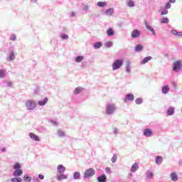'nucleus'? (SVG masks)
<instances>
[{
  "label": "nucleus",
  "mask_w": 182,
  "mask_h": 182,
  "mask_svg": "<svg viewBox=\"0 0 182 182\" xmlns=\"http://www.w3.org/2000/svg\"><path fill=\"white\" fill-rule=\"evenodd\" d=\"M116 105L114 104H108L106 107V114L110 116L112 114H114V112H116Z\"/></svg>",
  "instance_id": "1"
},
{
  "label": "nucleus",
  "mask_w": 182,
  "mask_h": 182,
  "mask_svg": "<svg viewBox=\"0 0 182 182\" xmlns=\"http://www.w3.org/2000/svg\"><path fill=\"white\" fill-rule=\"evenodd\" d=\"M124 61L123 59H117L112 63V70H117L123 66Z\"/></svg>",
  "instance_id": "2"
},
{
  "label": "nucleus",
  "mask_w": 182,
  "mask_h": 182,
  "mask_svg": "<svg viewBox=\"0 0 182 182\" xmlns=\"http://www.w3.org/2000/svg\"><path fill=\"white\" fill-rule=\"evenodd\" d=\"M96 174V171L93 168H90L84 172V178H90V177H93Z\"/></svg>",
  "instance_id": "3"
},
{
  "label": "nucleus",
  "mask_w": 182,
  "mask_h": 182,
  "mask_svg": "<svg viewBox=\"0 0 182 182\" xmlns=\"http://www.w3.org/2000/svg\"><path fill=\"white\" fill-rule=\"evenodd\" d=\"M27 110H33L36 109V102L33 100H28L25 103Z\"/></svg>",
  "instance_id": "4"
},
{
  "label": "nucleus",
  "mask_w": 182,
  "mask_h": 182,
  "mask_svg": "<svg viewBox=\"0 0 182 182\" xmlns=\"http://www.w3.org/2000/svg\"><path fill=\"white\" fill-rule=\"evenodd\" d=\"M181 68H182L181 60H177L173 63V72H176V73L180 72V70H181Z\"/></svg>",
  "instance_id": "5"
},
{
  "label": "nucleus",
  "mask_w": 182,
  "mask_h": 182,
  "mask_svg": "<svg viewBox=\"0 0 182 182\" xmlns=\"http://www.w3.org/2000/svg\"><path fill=\"white\" fill-rule=\"evenodd\" d=\"M143 134L145 137H151V136H153V132L151 129L146 128L144 129Z\"/></svg>",
  "instance_id": "6"
},
{
  "label": "nucleus",
  "mask_w": 182,
  "mask_h": 182,
  "mask_svg": "<svg viewBox=\"0 0 182 182\" xmlns=\"http://www.w3.org/2000/svg\"><path fill=\"white\" fill-rule=\"evenodd\" d=\"M15 171L13 172V176L14 177H21L22 174H23V171L22 169H14Z\"/></svg>",
  "instance_id": "7"
},
{
  "label": "nucleus",
  "mask_w": 182,
  "mask_h": 182,
  "mask_svg": "<svg viewBox=\"0 0 182 182\" xmlns=\"http://www.w3.org/2000/svg\"><path fill=\"white\" fill-rule=\"evenodd\" d=\"M57 171L59 174H63L66 171V168L63 165L60 164L57 167Z\"/></svg>",
  "instance_id": "8"
},
{
  "label": "nucleus",
  "mask_w": 182,
  "mask_h": 182,
  "mask_svg": "<svg viewBox=\"0 0 182 182\" xmlns=\"http://www.w3.org/2000/svg\"><path fill=\"white\" fill-rule=\"evenodd\" d=\"M145 26L146 28V29H148V31H150V32H151L152 35H154V36H156V31H154V28H153L151 26H150L149 25V23H147V21H145Z\"/></svg>",
  "instance_id": "9"
},
{
  "label": "nucleus",
  "mask_w": 182,
  "mask_h": 182,
  "mask_svg": "<svg viewBox=\"0 0 182 182\" xmlns=\"http://www.w3.org/2000/svg\"><path fill=\"white\" fill-rule=\"evenodd\" d=\"M98 182H107V176L105 174H102L97 178Z\"/></svg>",
  "instance_id": "10"
},
{
  "label": "nucleus",
  "mask_w": 182,
  "mask_h": 182,
  "mask_svg": "<svg viewBox=\"0 0 182 182\" xmlns=\"http://www.w3.org/2000/svg\"><path fill=\"white\" fill-rule=\"evenodd\" d=\"M139 36H140V31L137 29L134 30L132 33V38L136 39V38H139Z\"/></svg>",
  "instance_id": "11"
},
{
  "label": "nucleus",
  "mask_w": 182,
  "mask_h": 182,
  "mask_svg": "<svg viewBox=\"0 0 182 182\" xmlns=\"http://www.w3.org/2000/svg\"><path fill=\"white\" fill-rule=\"evenodd\" d=\"M127 100H129V102H133V100H134V95L131 93L127 95L124 99V102H127Z\"/></svg>",
  "instance_id": "12"
},
{
  "label": "nucleus",
  "mask_w": 182,
  "mask_h": 182,
  "mask_svg": "<svg viewBox=\"0 0 182 182\" xmlns=\"http://www.w3.org/2000/svg\"><path fill=\"white\" fill-rule=\"evenodd\" d=\"M176 109L173 107H169L166 111L168 116H173L174 114Z\"/></svg>",
  "instance_id": "13"
},
{
  "label": "nucleus",
  "mask_w": 182,
  "mask_h": 182,
  "mask_svg": "<svg viewBox=\"0 0 182 182\" xmlns=\"http://www.w3.org/2000/svg\"><path fill=\"white\" fill-rule=\"evenodd\" d=\"M105 15L107 16H112L114 14V9L109 8L105 11Z\"/></svg>",
  "instance_id": "14"
},
{
  "label": "nucleus",
  "mask_w": 182,
  "mask_h": 182,
  "mask_svg": "<svg viewBox=\"0 0 182 182\" xmlns=\"http://www.w3.org/2000/svg\"><path fill=\"white\" fill-rule=\"evenodd\" d=\"M1 86H3V87H12V82L11 81H4L1 83Z\"/></svg>",
  "instance_id": "15"
},
{
  "label": "nucleus",
  "mask_w": 182,
  "mask_h": 182,
  "mask_svg": "<svg viewBox=\"0 0 182 182\" xmlns=\"http://www.w3.org/2000/svg\"><path fill=\"white\" fill-rule=\"evenodd\" d=\"M153 59V57L151 56H147L145 57L141 61V65H146V63H148L149 60H151Z\"/></svg>",
  "instance_id": "16"
},
{
  "label": "nucleus",
  "mask_w": 182,
  "mask_h": 182,
  "mask_svg": "<svg viewBox=\"0 0 182 182\" xmlns=\"http://www.w3.org/2000/svg\"><path fill=\"white\" fill-rule=\"evenodd\" d=\"M168 92H170V87L168 85L162 87L163 95H167Z\"/></svg>",
  "instance_id": "17"
},
{
  "label": "nucleus",
  "mask_w": 182,
  "mask_h": 182,
  "mask_svg": "<svg viewBox=\"0 0 182 182\" xmlns=\"http://www.w3.org/2000/svg\"><path fill=\"white\" fill-rule=\"evenodd\" d=\"M29 137H31V139H33V140H35V141H40L41 140L39 139V136L33 133H30Z\"/></svg>",
  "instance_id": "18"
},
{
  "label": "nucleus",
  "mask_w": 182,
  "mask_h": 182,
  "mask_svg": "<svg viewBox=\"0 0 182 182\" xmlns=\"http://www.w3.org/2000/svg\"><path fill=\"white\" fill-rule=\"evenodd\" d=\"M170 177L172 181H178V176L175 172L171 173Z\"/></svg>",
  "instance_id": "19"
},
{
  "label": "nucleus",
  "mask_w": 182,
  "mask_h": 182,
  "mask_svg": "<svg viewBox=\"0 0 182 182\" xmlns=\"http://www.w3.org/2000/svg\"><path fill=\"white\" fill-rule=\"evenodd\" d=\"M137 170H139V164L134 163L131 168V171L132 173H136V171H137Z\"/></svg>",
  "instance_id": "20"
},
{
  "label": "nucleus",
  "mask_w": 182,
  "mask_h": 182,
  "mask_svg": "<svg viewBox=\"0 0 182 182\" xmlns=\"http://www.w3.org/2000/svg\"><path fill=\"white\" fill-rule=\"evenodd\" d=\"M48 97L44 98L42 100H40L38 102V106H45V105H46V103H48Z\"/></svg>",
  "instance_id": "21"
},
{
  "label": "nucleus",
  "mask_w": 182,
  "mask_h": 182,
  "mask_svg": "<svg viewBox=\"0 0 182 182\" xmlns=\"http://www.w3.org/2000/svg\"><path fill=\"white\" fill-rule=\"evenodd\" d=\"M57 178L59 181L62 180H67L68 176L63 173H60V175H57Z\"/></svg>",
  "instance_id": "22"
},
{
  "label": "nucleus",
  "mask_w": 182,
  "mask_h": 182,
  "mask_svg": "<svg viewBox=\"0 0 182 182\" xmlns=\"http://www.w3.org/2000/svg\"><path fill=\"white\" fill-rule=\"evenodd\" d=\"M102 46H103V43L100 41L96 42L93 44L94 49H100Z\"/></svg>",
  "instance_id": "23"
},
{
  "label": "nucleus",
  "mask_w": 182,
  "mask_h": 182,
  "mask_svg": "<svg viewBox=\"0 0 182 182\" xmlns=\"http://www.w3.org/2000/svg\"><path fill=\"white\" fill-rule=\"evenodd\" d=\"M85 60V57L82 55H77L75 58V61L76 62V63H80V62H82V60Z\"/></svg>",
  "instance_id": "24"
},
{
  "label": "nucleus",
  "mask_w": 182,
  "mask_h": 182,
  "mask_svg": "<svg viewBox=\"0 0 182 182\" xmlns=\"http://www.w3.org/2000/svg\"><path fill=\"white\" fill-rule=\"evenodd\" d=\"M155 161L158 165L161 164V163H163V157L161 156H157L155 159Z\"/></svg>",
  "instance_id": "25"
},
{
  "label": "nucleus",
  "mask_w": 182,
  "mask_h": 182,
  "mask_svg": "<svg viewBox=\"0 0 182 182\" xmlns=\"http://www.w3.org/2000/svg\"><path fill=\"white\" fill-rule=\"evenodd\" d=\"M97 5L99 8H105V6H107V3L106 1H98Z\"/></svg>",
  "instance_id": "26"
},
{
  "label": "nucleus",
  "mask_w": 182,
  "mask_h": 182,
  "mask_svg": "<svg viewBox=\"0 0 182 182\" xmlns=\"http://www.w3.org/2000/svg\"><path fill=\"white\" fill-rule=\"evenodd\" d=\"M60 38L62 39V41H67L69 39V36L65 34V33H62L60 34Z\"/></svg>",
  "instance_id": "27"
},
{
  "label": "nucleus",
  "mask_w": 182,
  "mask_h": 182,
  "mask_svg": "<svg viewBox=\"0 0 182 182\" xmlns=\"http://www.w3.org/2000/svg\"><path fill=\"white\" fill-rule=\"evenodd\" d=\"M107 36H113L114 35V31L113 30V28H108L107 31Z\"/></svg>",
  "instance_id": "28"
},
{
  "label": "nucleus",
  "mask_w": 182,
  "mask_h": 182,
  "mask_svg": "<svg viewBox=\"0 0 182 182\" xmlns=\"http://www.w3.org/2000/svg\"><path fill=\"white\" fill-rule=\"evenodd\" d=\"M125 70L127 73H132V68L130 67V63H127L125 66Z\"/></svg>",
  "instance_id": "29"
},
{
  "label": "nucleus",
  "mask_w": 182,
  "mask_h": 182,
  "mask_svg": "<svg viewBox=\"0 0 182 182\" xmlns=\"http://www.w3.org/2000/svg\"><path fill=\"white\" fill-rule=\"evenodd\" d=\"M143 46L141 44H138L135 47V52H141L143 50Z\"/></svg>",
  "instance_id": "30"
},
{
  "label": "nucleus",
  "mask_w": 182,
  "mask_h": 182,
  "mask_svg": "<svg viewBox=\"0 0 182 182\" xmlns=\"http://www.w3.org/2000/svg\"><path fill=\"white\" fill-rule=\"evenodd\" d=\"M9 59L11 61L15 60V53L14 52V50L10 51Z\"/></svg>",
  "instance_id": "31"
},
{
  "label": "nucleus",
  "mask_w": 182,
  "mask_h": 182,
  "mask_svg": "<svg viewBox=\"0 0 182 182\" xmlns=\"http://www.w3.org/2000/svg\"><path fill=\"white\" fill-rule=\"evenodd\" d=\"M146 178L151 179L153 178V176H154V174L153 173V172L150 171H147L146 173Z\"/></svg>",
  "instance_id": "32"
},
{
  "label": "nucleus",
  "mask_w": 182,
  "mask_h": 182,
  "mask_svg": "<svg viewBox=\"0 0 182 182\" xmlns=\"http://www.w3.org/2000/svg\"><path fill=\"white\" fill-rule=\"evenodd\" d=\"M11 182H22V178L21 177L16 176L11 178Z\"/></svg>",
  "instance_id": "33"
},
{
  "label": "nucleus",
  "mask_w": 182,
  "mask_h": 182,
  "mask_svg": "<svg viewBox=\"0 0 182 182\" xmlns=\"http://www.w3.org/2000/svg\"><path fill=\"white\" fill-rule=\"evenodd\" d=\"M73 178H74V180H80V173L75 172L73 173Z\"/></svg>",
  "instance_id": "34"
},
{
  "label": "nucleus",
  "mask_w": 182,
  "mask_h": 182,
  "mask_svg": "<svg viewBox=\"0 0 182 182\" xmlns=\"http://www.w3.org/2000/svg\"><path fill=\"white\" fill-rule=\"evenodd\" d=\"M23 181L25 182H31L32 181V178L30 177L28 174H26L23 176Z\"/></svg>",
  "instance_id": "35"
},
{
  "label": "nucleus",
  "mask_w": 182,
  "mask_h": 182,
  "mask_svg": "<svg viewBox=\"0 0 182 182\" xmlns=\"http://www.w3.org/2000/svg\"><path fill=\"white\" fill-rule=\"evenodd\" d=\"M58 137H65L66 134H65V132L62 131V129L58 130Z\"/></svg>",
  "instance_id": "36"
},
{
  "label": "nucleus",
  "mask_w": 182,
  "mask_h": 182,
  "mask_svg": "<svg viewBox=\"0 0 182 182\" xmlns=\"http://www.w3.org/2000/svg\"><path fill=\"white\" fill-rule=\"evenodd\" d=\"M171 33L175 36H182V32H178L176 30H172Z\"/></svg>",
  "instance_id": "37"
},
{
  "label": "nucleus",
  "mask_w": 182,
  "mask_h": 182,
  "mask_svg": "<svg viewBox=\"0 0 182 182\" xmlns=\"http://www.w3.org/2000/svg\"><path fill=\"white\" fill-rule=\"evenodd\" d=\"M135 4H134V1H133V0H129L127 1V6L129 7V8H133L135 6Z\"/></svg>",
  "instance_id": "38"
},
{
  "label": "nucleus",
  "mask_w": 182,
  "mask_h": 182,
  "mask_svg": "<svg viewBox=\"0 0 182 182\" xmlns=\"http://www.w3.org/2000/svg\"><path fill=\"white\" fill-rule=\"evenodd\" d=\"M82 87H76V88L75 89V90H74V94H75V95H78V93H80V92H82Z\"/></svg>",
  "instance_id": "39"
},
{
  "label": "nucleus",
  "mask_w": 182,
  "mask_h": 182,
  "mask_svg": "<svg viewBox=\"0 0 182 182\" xmlns=\"http://www.w3.org/2000/svg\"><path fill=\"white\" fill-rule=\"evenodd\" d=\"M82 11L85 13L89 12V6H87V4H84L82 6Z\"/></svg>",
  "instance_id": "40"
},
{
  "label": "nucleus",
  "mask_w": 182,
  "mask_h": 182,
  "mask_svg": "<svg viewBox=\"0 0 182 182\" xmlns=\"http://www.w3.org/2000/svg\"><path fill=\"white\" fill-rule=\"evenodd\" d=\"M105 48H112L113 46V43L112 41H107L105 43Z\"/></svg>",
  "instance_id": "41"
},
{
  "label": "nucleus",
  "mask_w": 182,
  "mask_h": 182,
  "mask_svg": "<svg viewBox=\"0 0 182 182\" xmlns=\"http://www.w3.org/2000/svg\"><path fill=\"white\" fill-rule=\"evenodd\" d=\"M14 170H21V164H19V163H16V164L14 165Z\"/></svg>",
  "instance_id": "42"
},
{
  "label": "nucleus",
  "mask_w": 182,
  "mask_h": 182,
  "mask_svg": "<svg viewBox=\"0 0 182 182\" xmlns=\"http://www.w3.org/2000/svg\"><path fill=\"white\" fill-rule=\"evenodd\" d=\"M136 105H141L143 103V100L141 98H136L135 100Z\"/></svg>",
  "instance_id": "43"
},
{
  "label": "nucleus",
  "mask_w": 182,
  "mask_h": 182,
  "mask_svg": "<svg viewBox=\"0 0 182 182\" xmlns=\"http://www.w3.org/2000/svg\"><path fill=\"white\" fill-rule=\"evenodd\" d=\"M4 77H5V71L0 70V79H4Z\"/></svg>",
  "instance_id": "44"
},
{
  "label": "nucleus",
  "mask_w": 182,
  "mask_h": 182,
  "mask_svg": "<svg viewBox=\"0 0 182 182\" xmlns=\"http://www.w3.org/2000/svg\"><path fill=\"white\" fill-rule=\"evenodd\" d=\"M161 23H168V18H164L161 21Z\"/></svg>",
  "instance_id": "45"
},
{
  "label": "nucleus",
  "mask_w": 182,
  "mask_h": 182,
  "mask_svg": "<svg viewBox=\"0 0 182 182\" xmlns=\"http://www.w3.org/2000/svg\"><path fill=\"white\" fill-rule=\"evenodd\" d=\"M117 160V156L114 155L111 159V161L112 163H116Z\"/></svg>",
  "instance_id": "46"
},
{
  "label": "nucleus",
  "mask_w": 182,
  "mask_h": 182,
  "mask_svg": "<svg viewBox=\"0 0 182 182\" xmlns=\"http://www.w3.org/2000/svg\"><path fill=\"white\" fill-rule=\"evenodd\" d=\"M10 41H16V36L15 34H12L11 36Z\"/></svg>",
  "instance_id": "47"
},
{
  "label": "nucleus",
  "mask_w": 182,
  "mask_h": 182,
  "mask_svg": "<svg viewBox=\"0 0 182 182\" xmlns=\"http://www.w3.org/2000/svg\"><path fill=\"white\" fill-rule=\"evenodd\" d=\"M168 14V11H167V9H165L161 11V15H167Z\"/></svg>",
  "instance_id": "48"
},
{
  "label": "nucleus",
  "mask_w": 182,
  "mask_h": 182,
  "mask_svg": "<svg viewBox=\"0 0 182 182\" xmlns=\"http://www.w3.org/2000/svg\"><path fill=\"white\" fill-rule=\"evenodd\" d=\"M171 8V4L170 2L166 3V9H170Z\"/></svg>",
  "instance_id": "49"
},
{
  "label": "nucleus",
  "mask_w": 182,
  "mask_h": 182,
  "mask_svg": "<svg viewBox=\"0 0 182 182\" xmlns=\"http://www.w3.org/2000/svg\"><path fill=\"white\" fill-rule=\"evenodd\" d=\"M50 123L53 124V126H58V122L55 120H51Z\"/></svg>",
  "instance_id": "50"
},
{
  "label": "nucleus",
  "mask_w": 182,
  "mask_h": 182,
  "mask_svg": "<svg viewBox=\"0 0 182 182\" xmlns=\"http://www.w3.org/2000/svg\"><path fill=\"white\" fill-rule=\"evenodd\" d=\"M105 171H106L107 173H108V174H110V173H112V171H111V170H110V168H109V167H107V168H105Z\"/></svg>",
  "instance_id": "51"
},
{
  "label": "nucleus",
  "mask_w": 182,
  "mask_h": 182,
  "mask_svg": "<svg viewBox=\"0 0 182 182\" xmlns=\"http://www.w3.org/2000/svg\"><path fill=\"white\" fill-rule=\"evenodd\" d=\"M38 178L40 180H43V178H45V176L42 175V174H39L38 175Z\"/></svg>",
  "instance_id": "52"
},
{
  "label": "nucleus",
  "mask_w": 182,
  "mask_h": 182,
  "mask_svg": "<svg viewBox=\"0 0 182 182\" xmlns=\"http://www.w3.org/2000/svg\"><path fill=\"white\" fill-rule=\"evenodd\" d=\"M119 134V129H114V134Z\"/></svg>",
  "instance_id": "53"
},
{
  "label": "nucleus",
  "mask_w": 182,
  "mask_h": 182,
  "mask_svg": "<svg viewBox=\"0 0 182 182\" xmlns=\"http://www.w3.org/2000/svg\"><path fill=\"white\" fill-rule=\"evenodd\" d=\"M33 182H38V181H39V178H36V177H33Z\"/></svg>",
  "instance_id": "54"
},
{
  "label": "nucleus",
  "mask_w": 182,
  "mask_h": 182,
  "mask_svg": "<svg viewBox=\"0 0 182 182\" xmlns=\"http://www.w3.org/2000/svg\"><path fill=\"white\" fill-rule=\"evenodd\" d=\"M170 4H176V0H169Z\"/></svg>",
  "instance_id": "55"
},
{
  "label": "nucleus",
  "mask_w": 182,
  "mask_h": 182,
  "mask_svg": "<svg viewBox=\"0 0 182 182\" xmlns=\"http://www.w3.org/2000/svg\"><path fill=\"white\" fill-rule=\"evenodd\" d=\"M75 12H72L71 14H70V16L73 17V16H75Z\"/></svg>",
  "instance_id": "56"
},
{
  "label": "nucleus",
  "mask_w": 182,
  "mask_h": 182,
  "mask_svg": "<svg viewBox=\"0 0 182 182\" xmlns=\"http://www.w3.org/2000/svg\"><path fill=\"white\" fill-rule=\"evenodd\" d=\"M1 151H3V152H5V151H6V149H5V148H3V149H1Z\"/></svg>",
  "instance_id": "57"
},
{
  "label": "nucleus",
  "mask_w": 182,
  "mask_h": 182,
  "mask_svg": "<svg viewBox=\"0 0 182 182\" xmlns=\"http://www.w3.org/2000/svg\"><path fill=\"white\" fill-rule=\"evenodd\" d=\"M38 0H31V2H36Z\"/></svg>",
  "instance_id": "58"
}]
</instances>
